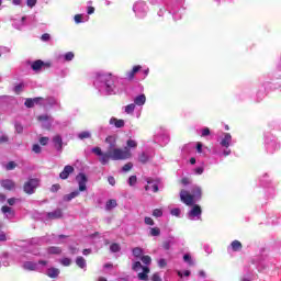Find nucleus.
<instances>
[{"instance_id": "nucleus-1", "label": "nucleus", "mask_w": 281, "mask_h": 281, "mask_svg": "<svg viewBox=\"0 0 281 281\" xmlns=\"http://www.w3.org/2000/svg\"><path fill=\"white\" fill-rule=\"evenodd\" d=\"M105 144H109L108 155H110L112 161H124L133 157L131 149L126 147L124 149L117 148V136H108Z\"/></svg>"}, {"instance_id": "nucleus-2", "label": "nucleus", "mask_w": 281, "mask_h": 281, "mask_svg": "<svg viewBox=\"0 0 281 281\" xmlns=\"http://www.w3.org/2000/svg\"><path fill=\"white\" fill-rule=\"evenodd\" d=\"M76 180L78 181L79 191H72L69 194L64 195V201H66L67 203H69V201H72V199H76V196H80V192H86L87 190V181H89L87 175L81 172L77 175Z\"/></svg>"}, {"instance_id": "nucleus-3", "label": "nucleus", "mask_w": 281, "mask_h": 281, "mask_svg": "<svg viewBox=\"0 0 281 281\" xmlns=\"http://www.w3.org/2000/svg\"><path fill=\"white\" fill-rule=\"evenodd\" d=\"M92 153H94V155L100 157L99 161L102 166H106V164H109V161H111V154H109L108 151L102 153V148H100V147H93Z\"/></svg>"}, {"instance_id": "nucleus-4", "label": "nucleus", "mask_w": 281, "mask_h": 281, "mask_svg": "<svg viewBox=\"0 0 281 281\" xmlns=\"http://www.w3.org/2000/svg\"><path fill=\"white\" fill-rule=\"evenodd\" d=\"M40 180L36 178L29 179L23 186V190L26 194H34V191L38 188Z\"/></svg>"}, {"instance_id": "nucleus-5", "label": "nucleus", "mask_w": 281, "mask_h": 281, "mask_svg": "<svg viewBox=\"0 0 281 281\" xmlns=\"http://www.w3.org/2000/svg\"><path fill=\"white\" fill-rule=\"evenodd\" d=\"M147 186H145L146 192L148 190H151L154 193L159 192V183H161V179H153V178H146Z\"/></svg>"}, {"instance_id": "nucleus-6", "label": "nucleus", "mask_w": 281, "mask_h": 281, "mask_svg": "<svg viewBox=\"0 0 281 281\" xmlns=\"http://www.w3.org/2000/svg\"><path fill=\"white\" fill-rule=\"evenodd\" d=\"M180 201H182V203H184V205H189V206L194 205V202H195L194 195L186 190L180 191Z\"/></svg>"}, {"instance_id": "nucleus-7", "label": "nucleus", "mask_w": 281, "mask_h": 281, "mask_svg": "<svg viewBox=\"0 0 281 281\" xmlns=\"http://www.w3.org/2000/svg\"><path fill=\"white\" fill-rule=\"evenodd\" d=\"M101 80L104 82L108 93H112L114 87L113 77L111 75H103L101 76Z\"/></svg>"}, {"instance_id": "nucleus-8", "label": "nucleus", "mask_w": 281, "mask_h": 281, "mask_svg": "<svg viewBox=\"0 0 281 281\" xmlns=\"http://www.w3.org/2000/svg\"><path fill=\"white\" fill-rule=\"evenodd\" d=\"M31 67H32L33 71H41V69H43V67H52V64L45 63L41 59H37V60L33 61Z\"/></svg>"}, {"instance_id": "nucleus-9", "label": "nucleus", "mask_w": 281, "mask_h": 281, "mask_svg": "<svg viewBox=\"0 0 281 281\" xmlns=\"http://www.w3.org/2000/svg\"><path fill=\"white\" fill-rule=\"evenodd\" d=\"M74 167L71 165H67L64 167V170L59 173V178L65 180L69 179V175H74Z\"/></svg>"}, {"instance_id": "nucleus-10", "label": "nucleus", "mask_w": 281, "mask_h": 281, "mask_svg": "<svg viewBox=\"0 0 281 281\" xmlns=\"http://www.w3.org/2000/svg\"><path fill=\"white\" fill-rule=\"evenodd\" d=\"M139 71H142V66L137 65L134 66L132 70L127 71L125 74V80H134L135 79V75L138 74Z\"/></svg>"}, {"instance_id": "nucleus-11", "label": "nucleus", "mask_w": 281, "mask_h": 281, "mask_svg": "<svg viewBox=\"0 0 281 281\" xmlns=\"http://www.w3.org/2000/svg\"><path fill=\"white\" fill-rule=\"evenodd\" d=\"M201 214H203V210H201L199 204H194L189 212V218H195L196 216H201Z\"/></svg>"}, {"instance_id": "nucleus-12", "label": "nucleus", "mask_w": 281, "mask_h": 281, "mask_svg": "<svg viewBox=\"0 0 281 281\" xmlns=\"http://www.w3.org/2000/svg\"><path fill=\"white\" fill-rule=\"evenodd\" d=\"M53 143H54L56 150H58L59 153H63V136L58 135V134L55 135L53 137Z\"/></svg>"}, {"instance_id": "nucleus-13", "label": "nucleus", "mask_w": 281, "mask_h": 281, "mask_svg": "<svg viewBox=\"0 0 281 281\" xmlns=\"http://www.w3.org/2000/svg\"><path fill=\"white\" fill-rule=\"evenodd\" d=\"M47 218H49V221H56L58 218H60L63 216V210L61 209H57L53 212H48L46 214Z\"/></svg>"}, {"instance_id": "nucleus-14", "label": "nucleus", "mask_w": 281, "mask_h": 281, "mask_svg": "<svg viewBox=\"0 0 281 281\" xmlns=\"http://www.w3.org/2000/svg\"><path fill=\"white\" fill-rule=\"evenodd\" d=\"M1 186L4 190H8L9 192L12 191L14 188H16V184L14 181L10 179L1 180Z\"/></svg>"}, {"instance_id": "nucleus-15", "label": "nucleus", "mask_w": 281, "mask_h": 281, "mask_svg": "<svg viewBox=\"0 0 281 281\" xmlns=\"http://www.w3.org/2000/svg\"><path fill=\"white\" fill-rule=\"evenodd\" d=\"M46 276L48 278H52L53 280H56V278H58L60 276V269L54 268V267L48 268L46 270Z\"/></svg>"}, {"instance_id": "nucleus-16", "label": "nucleus", "mask_w": 281, "mask_h": 281, "mask_svg": "<svg viewBox=\"0 0 281 281\" xmlns=\"http://www.w3.org/2000/svg\"><path fill=\"white\" fill-rule=\"evenodd\" d=\"M110 124L114 125L115 128H124V120L112 117L110 119Z\"/></svg>"}, {"instance_id": "nucleus-17", "label": "nucleus", "mask_w": 281, "mask_h": 281, "mask_svg": "<svg viewBox=\"0 0 281 281\" xmlns=\"http://www.w3.org/2000/svg\"><path fill=\"white\" fill-rule=\"evenodd\" d=\"M221 146H223L224 148H227L231 144H232V134L226 133L224 135V139L221 140Z\"/></svg>"}, {"instance_id": "nucleus-18", "label": "nucleus", "mask_w": 281, "mask_h": 281, "mask_svg": "<svg viewBox=\"0 0 281 281\" xmlns=\"http://www.w3.org/2000/svg\"><path fill=\"white\" fill-rule=\"evenodd\" d=\"M47 254L60 256L63 254V249H60L58 246H50L47 248Z\"/></svg>"}, {"instance_id": "nucleus-19", "label": "nucleus", "mask_w": 281, "mask_h": 281, "mask_svg": "<svg viewBox=\"0 0 281 281\" xmlns=\"http://www.w3.org/2000/svg\"><path fill=\"white\" fill-rule=\"evenodd\" d=\"M134 104H136L137 106H144V104H146V94L137 95L134 99Z\"/></svg>"}, {"instance_id": "nucleus-20", "label": "nucleus", "mask_w": 281, "mask_h": 281, "mask_svg": "<svg viewBox=\"0 0 281 281\" xmlns=\"http://www.w3.org/2000/svg\"><path fill=\"white\" fill-rule=\"evenodd\" d=\"M192 194H193V199L194 201H201V196H202V191L200 187H195L192 189Z\"/></svg>"}, {"instance_id": "nucleus-21", "label": "nucleus", "mask_w": 281, "mask_h": 281, "mask_svg": "<svg viewBox=\"0 0 281 281\" xmlns=\"http://www.w3.org/2000/svg\"><path fill=\"white\" fill-rule=\"evenodd\" d=\"M231 247H232L233 251H241L243 250V243L235 239L231 243Z\"/></svg>"}, {"instance_id": "nucleus-22", "label": "nucleus", "mask_w": 281, "mask_h": 281, "mask_svg": "<svg viewBox=\"0 0 281 281\" xmlns=\"http://www.w3.org/2000/svg\"><path fill=\"white\" fill-rule=\"evenodd\" d=\"M23 269H25L26 271H36V263L32 261H26L23 265Z\"/></svg>"}, {"instance_id": "nucleus-23", "label": "nucleus", "mask_w": 281, "mask_h": 281, "mask_svg": "<svg viewBox=\"0 0 281 281\" xmlns=\"http://www.w3.org/2000/svg\"><path fill=\"white\" fill-rule=\"evenodd\" d=\"M76 265L77 267H79L80 269H85V267H87V260L83 259V257L79 256L76 259Z\"/></svg>"}, {"instance_id": "nucleus-24", "label": "nucleus", "mask_w": 281, "mask_h": 281, "mask_svg": "<svg viewBox=\"0 0 281 281\" xmlns=\"http://www.w3.org/2000/svg\"><path fill=\"white\" fill-rule=\"evenodd\" d=\"M114 207H117V201L109 200L105 204V210H113Z\"/></svg>"}, {"instance_id": "nucleus-25", "label": "nucleus", "mask_w": 281, "mask_h": 281, "mask_svg": "<svg viewBox=\"0 0 281 281\" xmlns=\"http://www.w3.org/2000/svg\"><path fill=\"white\" fill-rule=\"evenodd\" d=\"M121 250H122V247L120 246V244L117 243L111 244L110 251H112V254H117Z\"/></svg>"}, {"instance_id": "nucleus-26", "label": "nucleus", "mask_w": 281, "mask_h": 281, "mask_svg": "<svg viewBox=\"0 0 281 281\" xmlns=\"http://www.w3.org/2000/svg\"><path fill=\"white\" fill-rule=\"evenodd\" d=\"M132 254L135 258H142V254H144V249L139 247H135L133 248Z\"/></svg>"}, {"instance_id": "nucleus-27", "label": "nucleus", "mask_w": 281, "mask_h": 281, "mask_svg": "<svg viewBox=\"0 0 281 281\" xmlns=\"http://www.w3.org/2000/svg\"><path fill=\"white\" fill-rule=\"evenodd\" d=\"M1 212H2V214H11V216H14V211L12 210V207H10L8 205H3L1 207Z\"/></svg>"}, {"instance_id": "nucleus-28", "label": "nucleus", "mask_w": 281, "mask_h": 281, "mask_svg": "<svg viewBox=\"0 0 281 281\" xmlns=\"http://www.w3.org/2000/svg\"><path fill=\"white\" fill-rule=\"evenodd\" d=\"M149 236H161V229L159 227L150 228Z\"/></svg>"}, {"instance_id": "nucleus-29", "label": "nucleus", "mask_w": 281, "mask_h": 281, "mask_svg": "<svg viewBox=\"0 0 281 281\" xmlns=\"http://www.w3.org/2000/svg\"><path fill=\"white\" fill-rule=\"evenodd\" d=\"M134 111H135V103H131V104L125 106V113H127L128 115L134 113Z\"/></svg>"}, {"instance_id": "nucleus-30", "label": "nucleus", "mask_w": 281, "mask_h": 281, "mask_svg": "<svg viewBox=\"0 0 281 281\" xmlns=\"http://www.w3.org/2000/svg\"><path fill=\"white\" fill-rule=\"evenodd\" d=\"M25 85L23 83H19L18 86L14 87V93H16V95H20L23 92Z\"/></svg>"}, {"instance_id": "nucleus-31", "label": "nucleus", "mask_w": 281, "mask_h": 281, "mask_svg": "<svg viewBox=\"0 0 281 281\" xmlns=\"http://www.w3.org/2000/svg\"><path fill=\"white\" fill-rule=\"evenodd\" d=\"M24 105L26 106V109H34V99L27 98L24 102Z\"/></svg>"}, {"instance_id": "nucleus-32", "label": "nucleus", "mask_w": 281, "mask_h": 281, "mask_svg": "<svg viewBox=\"0 0 281 281\" xmlns=\"http://www.w3.org/2000/svg\"><path fill=\"white\" fill-rule=\"evenodd\" d=\"M138 160L140 161V164H147L148 161V155L146 153H142L139 156H138Z\"/></svg>"}, {"instance_id": "nucleus-33", "label": "nucleus", "mask_w": 281, "mask_h": 281, "mask_svg": "<svg viewBox=\"0 0 281 281\" xmlns=\"http://www.w3.org/2000/svg\"><path fill=\"white\" fill-rule=\"evenodd\" d=\"M183 260H184V262H188V265H190V267H192L194 265V261H192V256H190V254H186L183 256Z\"/></svg>"}, {"instance_id": "nucleus-34", "label": "nucleus", "mask_w": 281, "mask_h": 281, "mask_svg": "<svg viewBox=\"0 0 281 281\" xmlns=\"http://www.w3.org/2000/svg\"><path fill=\"white\" fill-rule=\"evenodd\" d=\"M143 265H150V262H153V259L150 258V256L145 255L140 258Z\"/></svg>"}, {"instance_id": "nucleus-35", "label": "nucleus", "mask_w": 281, "mask_h": 281, "mask_svg": "<svg viewBox=\"0 0 281 281\" xmlns=\"http://www.w3.org/2000/svg\"><path fill=\"white\" fill-rule=\"evenodd\" d=\"M126 144H127V147H125V148H127V150H128V148H137V142L136 140L128 139L126 142Z\"/></svg>"}, {"instance_id": "nucleus-36", "label": "nucleus", "mask_w": 281, "mask_h": 281, "mask_svg": "<svg viewBox=\"0 0 281 281\" xmlns=\"http://www.w3.org/2000/svg\"><path fill=\"white\" fill-rule=\"evenodd\" d=\"M33 153H35L36 155H41L43 148L41 147V145L38 144H34L32 147Z\"/></svg>"}, {"instance_id": "nucleus-37", "label": "nucleus", "mask_w": 281, "mask_h": 281, "mask_svg": "<svg viewBox=\"0 0 281 281\" xmlns=\"http://www.w3.org/2000/svg\"><path fill=\"white\" fill-rule=\"evenodd\" d=\"M153 216H155L156 218H160V216H164V211H161V209H155L153 211Z\"/></svg>"}, {"instance_id": "nucleus-38", "label": "nucleus", "mask_w": 281, "mask_h": 281, "mask_svg": "<svg viewBox=\"0 0 281 281\" xmlns=\"http://www.w3.org/2000/svg\"><path fill=\"white\" fill-rule=\"evenodd\" d=\"M79 139H89V137H91V133L89 132H81L79 135H78Z\"/></svg>"}, {"instance_id": "nucleus-39", "label": "nucleus", "mask_w": 281, "mask_h": 281, "mask_svg": "<svg viewBox=\"0 0 281 281\" xmlns=\"http://www.w3.org/2000/svg\"><path fill=\"white\" fill-rule=\"evenodd\" d=\"M123 172H130V170H133V162H127L122 168Z\"/></svg>"}, {"instance_id": "nucleus-40", "label": "nucleus", "mask_w": 281, "mask_h": 281, "mask_svg": "<svg viewBox=\"0 0 281 281\" xmlns=\"http://www.w3.org/2000/svg\"><path fill=\"white\" fill-rule=\"evenodd\" d=\"M43 102H45V99L42 98V97H36V98H33V104H40V105H43Z\"/></svg>"}, {"instance_id": "nucleus-41", "label": "nucleus", "mask_w": 281, "mask_h": 281, "mask_svg": "<svg viewBox=\"0 0 281 281\" xmlns=\"http://www.w3.org/2000/svg\"><path fill=\"white\" fill-rule=\"evenodd\" d=\"M44 101L47 102V104H49L50 106H54L55 104H57L56 99L52 97L44 99Z\"/></svg>"}, {"instance_id": "nucleus-42", "label": "nucleus", "mask_w": 281, "mask_h": 281, "mask_svg": "<svg viewBox=\"0 0 281 281\" xmlns=\"http://www.w3.org/2000/svg\"><path fill=\"white\" fill-rule=\"evenodd\" d=\"M40 144H41V146H47V144H49V137H47V136L41 137Z\"/></svg>"}, {"instance_id": "nucleus-43", "label": "nucleus", "mask_w": 281, "mask_h": 281, "mask_svg": "<svg viewBox=\"0 0 281 281\" xmlns=\"http://www.w3.org/2000/svg\"><path fill=\"white\" fill-rule=\"evenodd\" d=\"M60 263L64 266V267H69L71 265V259L69 258H63L60 260Z\"/></svg>"}, {"instance_id": "nucleus-44", "label": "nucleus", "mask_w": 281, "mask_h": 281, "mask_svg": "<svg viewBox=\"0 0 281 281\" xmlns=\"http://www.w3.org/2000/svg\"><path fill=\"white\" fill-rule=\"evenodd\" d=\"M132 269L133 271H139V269H142V262L139 261L134 262L132 266Z\"/></svg>"}, {"instance_id": "nucleus-45", "label": "nucleus", "mask_w": 281, "mask_h": 281, "mask_svg": "<svg viewBox=\"0 0 281 281\" xmlns=\"http://www.w3.org/2000/svg\"><path fill=\"white\" fill-rule=\"evenodd\" d=\"M74 57H75V55L72 52H68L65 54V60H67V61L74 60Z\"/></svg>"}, {"instance_id": "nucleus-46", "label": "nucleus", "mask_w": 281, "mask_h": 281, "mask_svg": "<svg viewBox=\"0 0 281 281\" xmlns=\"http://www.w3.org/2000/svg\"><path fill=\"white\" fill-rule=\"evenodd\" d=\"M135 183H137V176H131L128 179V184L135 186Z\"/></svg>"}, {"instance_id": "nucleus-47", "label": "nucleus", "mask_w": 281, "mask_h": 281, "mask_svg": "<svg viewBox=\"0 0 281 281\" xmlns=\"http://www.w3.org/2000/svg\"><path fill=\"white\" fill-rule=\"evenodd\" d=\"M138 280L148 281V274L145 272L138 273Z\"/></svg>"}, {"instance_id": "nucleus-48", "label": "nucleus", "mask_w": 281, "mask_h": 281, "mask_svg": "<svg viewBox=\"0 0 281 281\" xmlns=\"http://www.w3.org/2000/svg\"><path fill=\"white\" fill-rule=\"evenodd\" d=\"M38 122H47L49 120V115L44 114V115H40L37 116Z\"/></svg>"}, {"instance_id": "nucleus-49", "label": "nucleus", "mask_w": 281, "mask_h": 281, "mask_svg": "<svg viewBox=\"0 0 281 281\" xmlns=\"http://www.w3.org/2000/svg\"><path fill=\"white\" fill-rule=\"evenodd\" d=\"M15 131L16 133L21 134L23 133V125L21 123H15Z\"/></svg>"}, {"instance_id": "nucleus-50", "label": "nucleus", "mask_w": 281, "mask_h": 281, "mask_svg": "<svg viewBox=\"0 0 281 281\" xmlns=\"http://www.w3.org/2000/svg\"><path fill=\"white\" fill-rule=\"evenodd\" d=\"M14 168H16V162L15 161H10L7 165V170H14Z\"/></svg>"}, {"instance_id": "nucleus-51", "label": "nucleus", "mask_w": 281, "mask_h": 281, "mask_svg": "<svg viewBox=\"0 0 281 281\" xmlns=\"http://www.w3.org/2000/svg\"><path fill=\"white\" fill-rule=\"evenodd\" d=\"M167 265L168 262H166V259H159L158 267H160V269H164Z\"/></svg>"}, {"instance_id": "nucleus-52", "label": "nucleus", "mask_w": 281, "mask_h": 281, "mask_svg": "<svg viewBox=\"0 0 281 281\" xmlns=\"http://www.w3.org/2000/svg\"><path fill=\"white\" fill-rule=\"evenodd\" d=\"M60 190V184L56 183L50 187V192H58Z\"/></svg>"}, {"instance_id": "nucleus-53", "label": "nucleus", "mask_w": 281, "mask_h": 281, "mask_svg": "<svg viewBox=\"0 0 281 281\" xmlns=\"http://www.w3.org/2000/svg\"><path fill=\"white\" fill-rule=\"evenodd\" d=\"M145 225H155V221L151 220V217L146 216L145 217Z\"/></svg>"}, {"instance_id": "nucleus-54", "label": "nucleus", "mask_w": 281, "mask_h": 281, "mask_svg": "<svg viewBox=\"0 0 281 281\" xmlns=\"http://www.w3.org/2000/svg\"><path fill=\"white\" fill-rule=\"evenodd\" d=\"M52 38V36L49 35V33H44L41 37L42 41L47 42Z\"/></svg>"}, {"instance_id": "nucleus-55", "label": "nucleus", "mask_w": 281, "mask_h": 281, "mask_svg": "<svg viewBox=\"0 0 281 281\" xmlns=\"http://www.w3.org/2000/svg\"><path fill=\"white\" fill-rule=\"evenodd\" d=\"M75 23H82V14L75 15Z\"/></svg>"}, {"instance_id": "nucleus-56", "label": "nucleus", "mask_w": 281, "mask_h": 281, "mask_svg": "<svg viewBox=\"0 0 281 281\" xmlns=\"http://www.w3.org/2000/svg\"><path fill=\"white\" fill-rule=\"evenodd\" d=\"M210 135V127H205L202 130V137H207Z\"/></svg>"}, {"instance_id": "nucleus-57", "label": "nucleus", "mask_w": 281, "mask_h": 281, "mask_svg": "<svg viewBox=\"0 0 281 281\" xmlns=\"http://www.w3.org/2000/svg\"><path fill=\"white\" fill-rule=\"evenodd\" d=\"M171 214H172V216H179L181 214V210L173 209V210H171Z\"/></svg>"}, {"instance_id": "nucleus-58", "label": "nucleus", "mask_w": 281, "mask_h": 281, "mask_svg": "<svg viewBox=\"0 0 281 281\" xmlns=\"http://www.w3.org/2000/svg\"><path fill=\"white\" fill-rule=\"evenodd\" d=\"M26 5H29V8H34V5H36V0H27Z\"/></svg>"}, {"instance_id": "nucleus-59", "label": "nucleus", "mask_w": 281, "mask_h": 281, "mask_svg": "<svg viewBox=\"0 0 281 281\" xmlns=\"http://www.w3.org/2000/svg\"><path fill=\"white\" fill-rule=\"evenodd\" d=\"M108 182L110 186H115V178L113 176L108 177Z\"/></svg>"}, {"instance_id": "nucleus-60", "label": "nucleus", "mask_w": 281, "mask_h": 281, "mask_svg": "<svg viewBox=\"0 0 281 281\" xmlns=\"http://www.w3.org/2000/svg\"><path fill=\"white\" fill-rule=\"evenodd\" d=\"M162 248L166 249V251L170 250V241H164Z\"/></svg>"}, {"instance_id": "nucleus-61", "label": "nucleus", "mask_w": 281, "mask_h": 281, "mask_svg": "<svg viewBox=\"0 0 281 281\" xmlns=\"http://www.w3.org/2000/svg\"><path fill=\"white\" fill-rule=\"evenodd\" d=\"M151 281H161V278L159 277V273H154L151 277Z\"/></svg>"}, {"instance_id": "nucleus-62", "label": "nucleus", "mask_w": 281, "mask_h": 281, "mask_svg": "<svg viewBox=\"0 0 281 281\" xmlns=\"http://www.w3.org/2000/svg\"><path fill=\"white\" fill-rule=\"evenodd\" d=\"M181 183H182L183 186H190V178H182V179H181Z\"/></svg>"}, {"instance_id": "nucleus-63", "label": "nucleus", "mask_w": 281, "mask_h": 281, "mask_svg": "<svg viewBox=\"0 0 281 281\" xmlns=\"http://www.w3.org/2000/svg\"><path fill=\"white\" fill-rule=\"evenodd\" d=\"M7 202L9 203V205H15L16 199L15 198H10V199L7 200Z\"/></svg>"}, {"instance_id": "nucleus-64", "label": "nucleus", "mask_w": 281, "mask_h": 281, "mask_svg": "<svg viewBox=\"0 0 281 281\" xmlns=\"http://www.w3.org/2000/svg\"><path fill=\"white\" fill-rule=\"evenodd\" d=\"M204 171L203 167L195 168V175H201Z\"/></svg>"}]
</instances>
